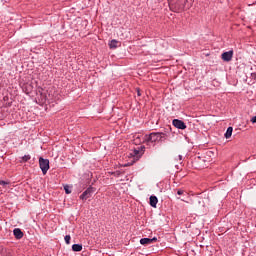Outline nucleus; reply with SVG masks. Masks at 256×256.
<instances>
[{
	"mask_svg": "<svg viewBox=\"0 0 256 256\" xmlns=\"http://www.w3.org/2000/svg\"><path fill=\"white\" fill-rule=\"evenodd\" d=\"M172 125H174L176 127V129H187V124H185V122H183V120H179V119H174L172 121Z\"/></svg>",
	"mask_w": 256,
	"mask_h": 256,
	"instance_id": "nucleus-4",
	"label": "nucleus"
},
{
	"mask_svg": "<svg viewBox=\"0 0 256 256\" xmlns=\"http://www.w3.org/2000/svg\"><path fill=\"white\" fill-rule=\"evenodd\" d=\"M251 77H253L254 79H256V73H251Z\"/></svg>",
	"mask_w": 256,
	"mask_h": 256,
	"instance_id": "nucleus-21",
	"label": "nucleus"
},
{
	"mask_svg": "<svg viewBox=\"0 0 256 256\" xmlns=\"http://www.w3.org/2000/svg\"><path fill=\"white\" fill-rule=\"evenodd\" d=\"M167 134L165 132H152L149 135H145V143H159V141H165Z\"/></svg>",
	"mask_w": 256,
	"mask_h": 256,
	"instance_id": "nucleus-1",
	"label": "nucleus"
},
{
	"mask_svg": "<svg viewBox=\"0 0 256 256\" xmlns=\"http://www.w3.org/2000/svg\"><path fill=\"white\" fill-rule=\"evenodd\" d=\"M137 95L138 97H141V90L139 88H137Z\"/></svg>",
	"mask_w": 256,
	"mask_h": 256,
	"instance_id": "nucleus-18",
	"label": "nucleus"
},
{
	"mask_svg": "<svg viewBox=\"0 0 256 256\" xmlns=\"http://www.w3.org/2000/svg\"><path fill=\"white\" fill-rule=\"evenodd\" d=\"M0 185H2L3 187L9 185V182L4 181V180H0Z\"/></svg>",
	"mask_w": 256,
	"mask_h": 256,
	"instance_id": "nucleus-15",
	"label": "nucleus"
},
{
	"mask_svg": "<svg viewBox=\"0 0 256 256\" xmlns=\"http://www.w3.org/2000/svg\"><path fill=\"white\" fill-rule=\"evenodd\" d=\"M251 123H256V116L252 117Z\"/></svg>",
	"mask_w": 256,
	"mask_h": 256,
	"instance_id": "nucleus-20",
	"label": "nucleus"
},
{
	"mask_svg": "<svg viewBox=\"0 0 256 256\" xmlns=\"http://www.w3.org/2000/svg\"><path fill=\"white\" fill-rule=\"evenodd\" d=\"M152 243H157V237L140 239V245H152Z\"/></svg>",
	"mask_w": 256,
	"mask_h": 256,
	"instance_id": "nucleus-6",
	"label": "nucleus"
},
{
	"mask_svg": "<svg viewBox=\"0 0 256 256\" xmlns=\"http://www.w3.org/2000/svg\"><path fill=\"white\" fill-rule=\"evenodd\" d=\"M157 203H159V199H157V196H150L151 207H157Z\"/></svg>",
	"mask_w": 256,
	"mask_h": 256,
	"instance_id": "nucleus-9",
	"label": "nucleus"
},
{
	"mask_svg": "<svg viewBox=\"0 0 256 256\" xmlns=\"http://www.w3.org/2000/svg\"><path fill=\"white\" fill-rule=\"evenodd\" d=\"M13 235H14L15 239H23L24 234H23V231H21L20 228H15L13 230Z\"/></svg>",
	"mask_w": 256,
	"mask_h": 256,
	"instance_id": "nucleus-8",
	"label": "nucleus"
},
{
	"mask_svg": "<svg viewBox=\"0 0 256 256\" xmlns=\"http://www.w3.org/2000/svg\"><path fill=\"white\" fill-rule=\"evenodd\" d=\"M64 189H65V193H66L67 195H69V194L71 193V190H69V188L64 187Z\"/></svg>",
	"mask_w": 256,
	"mask_h": 256,
	"instance_id": "nucleus-17",
	"label": "nucleus"
},
{
	"mask_svg": "<svg viewBox=\"0 0 256 256\" xmlns=\"http://www.w3.org/2000/svg\"><path fill=\"white\" fill-rule=\"evenodd\" d=\"M117 43H119V41H117L115 39L111 40L109 43L110 49H117Z\"/></svg>",
	"mask_w": 256,
	"mask_h": 256,
	"instance_id": "nucleus-12",
	"label": "nucleus"
},
{
	"mask_svg": "<svg viewBox=\"0 0 256 256\" xmlns=\"http://www.w3.org/2000/svg\"><path fill=\"white\" fill-rule=\"evenodd\" d=\"M221 58L226 63H229V61H232V59H233V50H229L227 52H223L222 55H221Z\"/></svg>",
	"mask_w": 256,
	"mask_h": 256,
	"instance_id": "nucleus-5",
	"label": "nucleus"
},
{
	"mask_svg": "<svg viewBox=\"0 0 256 256\" xmlns=\"http://www.w3.org/2000/svg\"><path fill=\"white\" fill-rule=\"evenodd\" d=\"M184 191L183 190H178L177 195H183Z\"/></svg>",
	"mask_w": 256,
	"mask_h": 256,
	"instance_id": "nucleus-19",
	"label": "nucleus"
},
{
	"mask_svg": "<svg viewBox=\"0 0 256 256\" xmlns=\"http://www.w3.org/2000/svg\"><path fill=\"white\" fill-rule=\"evenodd\" d=\"M93 193H95V188L90 186L82 193L80 199H82V201H87V199L92 197Z\"/></svg>",
	"mask_w": 256,
	"mask_h": 256,
	"instance_id": "nucleus-3",
	"label": "nucleus"
},
{
	"mask_svg": "<svg viewBox=\"0 0 256 256\" xmlns=\"http://www.w3.org/2000/svg\"><path fill=\"white\" fill-rule=\"evenodd\" d=\"M21 159L22 160L20 161V163H27V161L31 160V155H29V154L24 155Z\"/></svg>",
	"mask_w": 256,
	"mask_h": 256,
	"instance_id": "nucleus-13",
	"label": "nucleus"
},
{
	"mask_svg": "<svg viewBox=\"0 0 256 256\" xmlns=\"http://www.w3.org/2000/svg\"><path fill=\"white\" fill-rule=\"evenodd\" d=\"M231 135H233V127H228L226 133L224 134L225 139H230Z\"/></svg>",
	"mask_w": 256,
	"mask_h": 256,
	"instance_id": "nucleus-10",
	"label": "nucleus"
},
{
	"mask_svg": "<svg viewBox=\"0 0 256 256\" xmlns=\"http://www.w3.org/2000/svg\"><path fill=\"white\" fill-rule=\"evenodd\" d=\"M64 241H65L66 245H71V235H66L64 237Z\"/></svg>",
	"mask_w": 256,
	"mask_h": 256,
	"instance_id": "nucleus-14",
	"label": "nucleus"
},
{
	"mask_svg": "<svg viewBox=\"0 0 256 256\" xmlns=\"http://www.w3.org/2000/svg\"><path fill=\"white\" fill-rule=\"evenodd\" d=\"M39 165L43 175H47V172L49 171V159H44L43 157H40Z\"/></svg>",
	"mask_w": 256,
	"mask_h": 256,
	"instance_id": "nucleus-2",
	"label": "nucleus"
},
{
	"mask_svg": "<svg viewBox=\"0 0 256 256\" xmlns=\"http://www.w3.org/2000/svg\"><path fill=\"white\" fill-rule=\"evenodd\" d=\"M176 161H183V156L182 155H178L176 158H175Z\"/></svg>",
	"mask_w": 256,
	"mask_h": 256,
	"instance_id": "nucleus-16",
	"label": "nucleus"
},
{
	"mask_svg": "<svg viewBox=\"0 0 256 256\" xmlns=\"http://www.w3.org/2000/svg\"><path fill=\"white\" fill-rule=\"evenodd\" d=\"M208 153H209V154H211V153H213V152H211V151H208Z\"/></svg>",
	"mask_w": 256,
	"mask_h": 256,
	"instance_id": "nucleus-23",
	"label": "nucleus"
},
{
	"mask_svg": "<svg viewBox=\"0 0 256 256\" xmlns=\"http://www.w3.org/2000/svg\"><path fill=\"white\" fill-rule=\"evenodd\" d=\"M143 153H145V147L141 146V147H138V149H134L132 152V155L134 157H141V155H143Z\"/></svg>",
	"mask_w": 256,
	"mask_h": 256,
	"instance_id": "nucleus-7",
	"label": "nucleus"
},
{
	"mask_svg": "<svg viewBox=\"0 0 256 256\" xmlns=\"http://www.w3.org/2000/svg\"><path fill=\"white\" fill-rule=\"evenodd\" d=\"M183 3H185V0H182V5H183Z\"/></svg>",
	"mask_w": 256,
	"mask_h": 256,
	"instance_id": "nucleus-22",
	"label": "nucleus"
},
{
	"mask_svg": "<svg viewBox=\"0 0 256 256\" xmlns=\"http://www.w3.org/2000/svg\"><path fill=\"white\" fill-rule=\"evenodd\" d=\"M72 251H75V252L83 251V245H81V244H73L72 245Z\"/></svg>",
	"mask_w": 256,
	"mask_h": 256,
	"instance_id": "nucleus-11",
	"label": "nucleus"
}]
</instances>
